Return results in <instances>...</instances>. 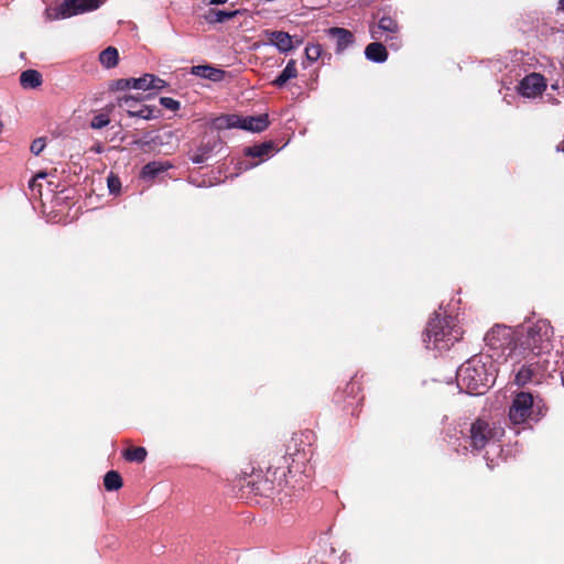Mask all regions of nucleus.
Segmentation results:
<instances>
[{"label": "nucleus", "mask_w": 564, "mask_h": 564, "mask_svg": "<svg viewBox=\"0 0 564 564\" xmlns=\"http://www.w3.org/2000/svg\"><path fill=\"white\" fill-rule=\"evenodd\" d=\"M290 449L291 446L289 445L286 454L280 458L285 466L269 464L265 466V476H262L261 473H252L250 475L245 485V487L249 488V492L256 496L270 497L274 491V478L280 469H282L281 475L284 477L286 475L295 476L296 474L306 473V463L308 460L306 453L300 449L291 453Z\"/></svg>", "instance_id": "f257e3e1"}, {"label": "nucleus", "mask_w": 564, "mask_h": 564, "mask_svg": "<svg viewBox=\"0 0 564 564\" xmlns=\"http://www.w3.org/2000/svg\"><path fill=\"white\" fill-rule=\"evenodd\" d=\"M492 367V362L488 367L481 356L471 357L457 369V386L466 393L484 394L495 382Z\"/></svg>", "instance_id": "f03ea898"}, {"label": "nucleus", "mask_w": 564, "mask_h": 564, "mask_svg": "<svg viewBox=\"0 0 564 564\" xmlns=\"http://www.w3.org/2000/svg\"><path fill=\"white\" fill-rule=\"evenodd\" d=\"M553 327L546 319H539L523 327L518 337V345L525 351L534 356H544L549 354L552 345Z\"/></svg>", "instance_id": "7ed1b4c3"}, {"label": "nucleus", "mask_w": 564, "mask_h": 564, "mask_svg": "<svg viewBox=\"0 0 564 564\" xmlns=\"http://www.w3.org/2000/svg\"><path fill=\"white\" fill-rule=\"evenodd\" d=\"M459 333L453 325V318L449 316L441 317L438 314L431 318L425 329L424 341L433 344L435 349H448L459 339Z\"/></svg>", "instance_id": "20e7f679"}, {"label": "nucleus", "mask_w": 564, "mask_h": 564, "mask_svg": "<svg viewBox=\"0 0 564 564\" xmlns=\"http://www.w3.org/2000/svg\"><path fill=\"white\" fill-rule=\"evenodd\" d=\"M535 360L527 361L517 372L514 382L519 387L529 383H541L549 371L550 361L544 356H534Z\"/></svg>", "instance_id": "39448f33"}, {"label": "nucleus", "mask_w": 564, "mask_h": 564, "mask_svg": "<svg viewBox=\"0 0 564 564\" xmlns=\"http://www.w3.org/2000/svg\"><path fill=\"white\" fill-rule=\"evenodd\" d=\"M534 406L540 410L539 403L530 392H519L514 395L509 409V419L513 424H522L532 417Z\"/></svg>", "instance_id": "423d86ee"}, {"label": "nucleus", "mask_w": 564, "mask_h": 564, "mask_svg": "<svg viewBox=\"0 0 564 564\" xmlns=\"http://www.w3.org/2000/svg\"><path fill=\"white\" fill-rule=\"evenodd\" d=\"M269 124L267 115L259 116H248V117H239V116H228L224 118H219L217 120V126L219 128H241L252 132H261L267 129Z\"/></svg>", "instance_id": "0eeeda50"}, {"label": "nucleus", "mask_w": 564, "mask_h": 564, "mask_svg": "<svg viewBox=\"0 0 564 564\" xmlns=\"http://www.w3.org/2000/svg\"><path fill=\"white\" fill-rule=\"evenodd\" d=\"M469 433L470 446L476 451L485 448L497 435L496 429L491 427L487 421L481 419H477L471 424Z\"/></svg>", "instance_id": "6e6552de"}, {"label": "nucleus", "mask_w": 564, "mask_h": 564, "mask_svg": "<svg viewBox=\"0 0 564 564\" xmlns=\"http://www.w3.org/2000/svg\"><path fill=\"white\" fill-rule=\"evenodd\" d=\"M486 344L496 350L511 349L513 345V334L510 328L496 326L485 336Z\"/></svg>", "instance_id": "1a4fd4ad"}, {"label": "nucleus", "mask_w": 564, "mask_h": 564, "mask_svg": "<svg viewBox=\"0 0 564 564\" xmlns=\"http://www.w3.org/2000/svg\"><path fill=\"white\" fill-rule=\"evenodd\" d=\"M546 89L545 78L538 73L527 75L519 84V93L527 98H535Z\"/></svg>", "instance_id": "9d476101"}, {"label": "nucleus", "mask_w": 564, "mask_h": 564, "mask_svg": "<svg viewBox=\"0 0 564 564\" xmlns=\"http://www.w3.org/2000/svg\"><path fill=\"white\" fill-rule=\"evenodd\" d=\"M118 106L122 110L127 111L131 117H139L142 119H150L153 117V109L148 106L140 105L139 100L130 95L118 98Z\"/></svg>", "instance_id": "9b49d317"}, {"label": "nucleus", "mask_w": 564, "mask_h": 564, "mask_svg": "<svg viewBox=\"0 0 564 564\" xmlns=\"http://www.w3.org/2000/svg\"><path fill=\"white\" fill-rule=\"evenodd\" d=\"M268 41L274 45L281 53H286L292 51L295 46L302 44V39H296L295 43L293 42V37L283 31H270L268 32Z\"/></svg>", "instance_id": "f8f14e48"}, {"label": "nucleus", "mask_w": 564, "mask_h": 564, "mask_svg": "<svg viewBox=\"0 0 564 564\" xmlns=\"http://www.w3.org/2000/svg\"><path fill=\"white\" fill-rule=\"evenodd\" d=\"M98 0H65L61 6V11L64 17L75 15L77 13L96 9Z\"/></svg>", "instance_id": "ddd939ff"}, {"label": "nucleus", "mask_w": 564, "mask_h": 564, "mask_svg": "<svg viewBox=\"0 0 564 564\" xmlns=\"http://www.w3.org/2000/svg\"><path fill=\"white\" fill-rule=\"evenodd\" d=\"M172 167V164L167 161L161 162V161H153L147 163L141 172L140 177L144 181H154L161 173L166 172L169 169Z\"/></svg>", "instance_id": "4468645a"}, {"label": "nucleus", "mask_w": 564, "mask_h": 564, "mask_svg": "<svg viewBox=\"0 0 564 564\" xmlns=\"http://www.w3.org/2000/svg\"><path fill=\"white\" fill-rule=\"evenodd\" d=\"M328 34L336 39L337 52H343L354 43V34L343 28H330Z\"/></svg>", "instance_id": "2eb2a0df"}, {"label": "nucleus", "mask_w": 564, "mask_h": 564, "mask_svg": "<svg viewBox=\"0 0 564 564\" xmlns=\"http://www.w3.org/2000/svg\"><path fill=\"white\" fill-rule=\"evenodd\" d=\"M191 73L193 75L199 76L202 78H207L213 82H220L225 77V72L223 69L215 68L210 65L193 66Z\"/></svg>", "instance_id": "dca6fc26"}, {"label": "nucleus", "mask_w": 564, "mask_h": 564, "mask_svg": "<svg viewBox=\"0 0 564 564\" xmlns=\"http://www.w3.org/2000/svg\"><path fill=\"white\" fill-rule=\"evenodd\" d=\"M214 151L212 143H199L195 148L188 150L189 159L195 164H202L208 161Z\"/></svg>", "instance_id": "f3484780"}, {"label": "nucleus", "mask_w": 564, "mask_h": 564, "mask_svg": "<svg viewBox=\"0 0 564 564\" xmlns=\"http://www.w3.org/2000/svg\"><path fill=\"white\" fill-rule=\"evenodd\" d=\"M273 143H256L252 147H248L245 149L246 156L250 158H259V161L254 163H250L247 167H252L262 162L264 156H268L273 150Z\"/></svg>", "instance_id": "a211bd4d"}, {"label": "nucleus", "mask_w": 564, "mask_h": 564, "mask_svg": "<svg viewBox=\"0 0 564 564\" xmlns=\"http://www.w3.org/2000/svg\"><path fill=\"white\" fill-rule=\"evenodd\" d=\"M365 55L369 61L383 63L388 58L386 46L380 42H372L365 48Z\"/></svg>", "instance_id": "6ab92c4d"}, {"label": "nucleus", "mask_w": 564, "mask_h": 564, "mask_svg": "<svg viewBox=\"0 0 564 564\" xmlns=\"http://www.w3.org/2000/svg\"><path fill=\"white\" fill-rule=\"evenodd\" d=\"M42 75L39 70L26 69L20 75V84L24 89H34L42 85Z\"/></svg>", "instance_id": "aec40b11"}, {"label": "nucleus", "mask_w": 564, "mask_h": 564, "mask_svg": "<svg viewBox=\"0 0 564 564\" xmlns=\"http://www.w3.org/2000/svg\"><path fill=\"white\" fill-rule=\"evenodd\" d=\"M297 76L296 62L294 59H290L285 66V68L281 72V74L273 80V85L278 87L284 86L290 79L295 78Z\"/></svg>", "instance_id": "412c9836"}, {"label": "nucleus", "mask_w": 564, "mask_h": 564, "mask_svg": "<svg viewBox=\"0 0 564 564\" xmlns=\"http://www.w3.org/2000/svg\"><path fill=\"white\" fill-rule=\"evenodd\" d=\"M361 390H362V384H361L360 379L357 376H354L350 379V381L346 383L344 391L340 394H339V392H337L335 394V398L337 401H340L341 394H347L348 397L357 398L359 395V393L361 392Z\"/></svg>", "instance_id": "4be33fe9"}, {"label": "nucleus", "mask_w": 564, "mask_h": 564, "mask_svg": "<svg viewBox=\"0 0 564 564\" xmlns=\"http://www.w3.org/2000/svg\"><path fill=\"white\" fill-rule=\"evenodd\" d=\"M104 486L108 491L119 490L123 486L122 477L117 470H109L104 477Z\"/></svg>", "instance_id": "5701e85b"}, {"label": "nucleus", "mask_w": 564, "mask_h": 564, "mask_svg": "<svg viewBox=\"0 0 564 564\" xmlns=\"http://www.w3.org/2000/svg\"><path fill=\"white\" fill-rule=\"evenodd\" d=\"M378 28L381 31L389 33V35L386 36V41L395 39L394 34L399 32V25L397 21L390 17H382L379 20Z\"/></svg>", "instance_id": "b1692460"}, {"label": "nucleus", "mask_w": 564, "mask_h": 564, "mask_svg": "<svg viewBox=\"0 0 564 564\" xmlns=\"http://www.w3.org/2000/svg\"><path fill=\"white\" fill-rule=\"evenodd\" d=\"M118 51L112 46L107 47L99 55V61L106 68L115 67L118 64Z\"/></svg>", "instance_id": "393cba45"}, {"label": "nucleus", "mask_w": 564, "mask_h": 564, "mask_svg": "<svg viewBox=\"0 0 564 564\" xmlns=\"http://www.w3.org/2000/svg\"><path fill=\"white\" fill-rule=\"evenodd\" d=\"M148 452L144 447H129L122 456L127 462L143 463L147 458Z\"/></svg>", "instance_id": "a878e982"}, {"label": "nucleus", "mask_w": 564, "mask_h": 564, "mask_svg": "<svg viewBox=\"0 0 564 564\" xmlns=\"http://www.w3.org/2000/svg\"><path fill=\"white\" fill-rule=\"evenodd\" d=\"M46 177V173H37L33 176L29 182V189L31 192V196L33 198L42 197V184L39 183V180H44Z\"/></svg>", "instance_id": "bb28decb"}, {"label": "nucleus", "mask_w": 564, "mask_h": 564, "mask_svg": "<svg viewBox=\"0 0 564 564\" xmlns=\"http://www.w3.org/2000/svg\"><path fill=\"white\" fill-rule=\"evenodd\" d=\"M322 46L319 44H308L305 47V56L310 62H316L322 55Z\"/></svg>", "instance_id": "cd10ccee"}, {"label": "nucleus", "mask_w": 564, "mask_h": 564, "mask_svg": "<svg viewBox=\"0 0 564 564\" xmlns=\"http://www.w3.org/2000/svg\"><path fill=\"white\" fill-rule=\"evenodd\" d=\"M132 88L141 89V90H149V89H151L150 74H144L140 78H133Z\"/></svg>", "instance_id": "c85d7f7f"}, {"label": "nucleus", "mask_w": 564, "mask_h": 564, "mask_svg": "<svg viewBox=\"0 0 564 564\" xmlns=\"http://www.w3.org/2000/svg\"><path fill=\"white\" fill-rule=\"evenodd\" d=\"M107 184H108V188H109V192L111 194H118L120 192V188H121V181L120 178L115 175L113 173H110L108 178H107Z\"/></svg>", "instance_id": "c756f323"}, {"label": "nucleus", "mask_w": 564, "mask_h": 564, "mask_svg": "<svg viewBox=\"0 0 564 564\" xmlns=\"http://www.w3.org/2000/svg\"><path fill=\"white\" fill-rule=\"evenodd\" d=\"M213 13L215 14V19L213 21L217 22V23H223V22H225L227 20L232 19L238 13V11H223V10H218V11H215Z\"/></svg>", "instance_id": "7c9ffc66"}, {"label": "nucleus", "mask_w": 564, "mask_h": 564, "mask_svg": "<svg viewBox=\"0 0 564 564\" xmlns=\"http://www.w3.org/2000/svg\"><path fill=\"white\" fill-rule=\"evenodd\" d=\"M108 123H109L108 116L105 113H100V115L95 116L91 119L90 127L94 129H101V128L106 127Z\"/></svg>", "instance_id": "2f4dec72"}, {"label": "nucleus", "mask_w": 564, "mask_h": 564, "mask_svg": "<svg viewBox=\"0 0 564 564\" xmlns=\"http://www.w3.org/2000/svg\"><path fill=\"white\" fill-rule=\"evenodd\" d=\"M160 104L169 109V110H172V111H176L178 110L180 108V102L173 98H170V97H161L160 98Z\"/></svg>", "instance_id": "473e14b6"}, {"label": "nucleus", "mask_w": 564, "mask_h": 564, "mask_svg": "<svg viewBox=\"0 0 564 564\" xmlns=\"http://www.w3.org/2000/svg\"><path fill=\"white\" fill-rule=\"evenodd\" d=\"M150 84H151V89H155V90H161L164 87H166V82L153 74H150Z\"/></svg>", "instance_id": "72a5a7b5"}, {"label": "nucleus", "mask_w": 564, "mask_h": 564, "mask_svg": "<svg viewBox=\"0 0 564 564\" xmlns=\"http://www.w3.org/2000/svg\"><path fill=\"white\" fill-rule=\"evenodd\" d=\"M133 78H121L116 82V88L118 90H124L132 88Z\"/></svg>", "instance_id": "f704fd0d"}, {"label": "nucleus", "mask_w": 564, "mask_h": 564, "mask_svg": "<svg viewBox=\"0 0 564 564\" xmlns=\"http://www.w3.org/2000/svg\"><path fill=\"white\" fill-rule=\"evenodd\" d=\"M46 143H31L30 150L34 155H40L44 149Z\"/></svg>", "instance_id": "c9c22d12"}, {"label": "nucleus", "mask_w": 564, "mask_h": 564, "mask_svg": "<svg viewBox=\"0 0 564 564\" xmlns=\"http://www.w3.org/2000/svg\"><path fill=\"white\" fill-rule=\"evenodd\" d=\"M228 0H212L210 3L213 4H223L225 2H227Z\"/></svg>", "instance_id": "e433bc0d"}, {"label": "nucleus", "mask_w": 564, "mask_h": 564, "mask_svg": "<svg viewBox=\"0 0 564 564\" xmlns=\"http://www.w3.org/2000/svg\"><path fill=\"white\" fill-rule=\"evenodd\" d=\"M93 150H95L97 153H100L102 151L100 144H97L96 147H94Z\"/></svg>", "instance_id": "4c0bfd02"}, {"label": "nucleus", "mask_w": 564, "mask_h": 564, "mask_svg": "<svg viewBox=\"0 0 564 564\" xmlns=\"http://www.w3.org/2000/svg\"><path fill=\"white\" fill-rule=\"evenodd\" d=\"M560 4L564 9V0H560Z\"/></svg>", "instance_id": "58836bf2"}, {"label": "nucleus", "mask_w": 564, "mask_h": 564, "mask_svg": "<svg viewBox=\"0 0 564 564\" xmlns=\"http://www.w3.org/2000/svg\"><path fill=\"white\" fill-rule=\"evenodd\" d=\"M371 36H372L373 39H377V37H378V36H377V34H376L375 32H372Z\"/></svg>", "instance_id": "ea45409f"}]
</instances>
